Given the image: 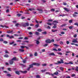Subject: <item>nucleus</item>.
I'll use <instances>...</instances> for the list:
<instances>
[{"instance_id": "3c124183", "label": "nucleus", "mask_w": 78, "mask_h": 78, "mask_svg": "<svg viewBox=\"0 0 78 78\" xmlns=\"http://www.w3.org/2000/svg\"><path fill=\"white\" fill-rule=\"evenodd\" d=\"M57 27L56 26H54L53 27H52V28H57Z\"/></svg>"}, {"instance_id": "052dcab7", "label": "nucleus", "mask_w": 78, "mask_h": 78, "mask_svg": "<svg viewBox=\"0 0 78 78\" xmlns=\"http://www.w3.org/2000/svg\"><path fill=\"white\" fill-rule=\"evenodd\" d=\"M10 30H7V33H10Z\"/></svg>"}, {"instance_id": "c756f323", "label": "nucleus", "mask_w": 78, "mask_h": 78, "mask_svg": "<svg viewBox=\"0 0 78 78\" xmlns=\"http://www.w3.org/2000/svg\"><path fill=\"white\" fill-rule=\"evenodd\" d=\"M57 54L58 55H62V53L61 52H57Z\"/></svg>"}, {"instance_id": "8fccbe9b", "label": "nucleus", "mask_w": 78, "mask_h": 78, "mask_svg": "<svg viewBox=\"0 0 78 78\" xmlns=\"http://www.w3.org/2000/svg\"><path fill=\"white\" fill-rule=\"evenodd\" d=\"M69 64H73V63L72 62H69Z\"/></svg>"}, {"instance_id": "6ab92c4d", "label": "nucleus", "mask_w": 78, "mask_h": 78, "mask_svg": "<svg viewBox=\"0 0 78 78\" xmlns=\"http://www.w3.org/2000/svg\"><path fill=\"white\" fill-rule=\"evenodd\" d=\"M54 73V75H58V71H57V72H55V73Z\"/></svg>"}, {"instance_id": "864d4df0", "label": "nucleus", "mask_w": 78, "mask_h": 78, "mask_svg": "<svg viewBox=\"0 0 78 78\" xmlns=\"http://www.w3.org/2000/svg\"><path fill=\"white\" fill-rule=\"evenodd\" d=\"M35 27L36 28H38V27H39V24H37L35 25Z\"/></svg>"}, {"instance_id": "58836bf2", "label": "nucleus", "mask_w": 78, "mask_h": 78, "mask_svg": "<svg viewBox=\"0 0 78 78\" xmlns=\"http://www.w3.org/2000/svg\"><path fill=\"white\" fill-rule=\"evenodd\" d=\"M60 61L61 62V63H62V64H63V63H64V61H63V60H62V59H61Z\"/></svg>"}, {"instance_id": "4be33fe9", "label": "nucleus", "mask_w": 78, "mask_h": 78, "mask_svg": "<svg viewBox=\"0 0 78 78\" xmlns=\"http://www.w3.org/2000/svg\"><path fill=\"white\" fill-rule=\"evenodd\" d=\"M53 23H58V22L57 21L55 20L53 21Z\"/></svg>"}, {"instance_id": "4d7b16f0", "label": "nucleus", "mask_w": 78, "mask_h": 78, "mask_svg": "<svg viewBox=\"0 0 78 78\" xmlns=\"http://www.w3.org/2000/svg\"><path fill=\"white\" fill-rule=\"evenodd\" d=\"M5 34H4L3 35H1V37H4V36H5Z\"/></svg>"}, {"instance_id": "f8f14e48", "label": "nucleus", "mask_w": 78, "mask_h": 78, "mask_svg": "<svg viewBox=\"0 0 78 78\" xmlns=\"http://www.w3.org/2000/svg\"><path fill=\"white\" fill-rule=\"evenodd\" d=\"M33 66H34V65L33 64V63L32 64L29 65V67L30 68H33Z\"/></svg>"}, {"instance_id": "e433bc0d", "label": "nucleus", "mask_w": 78, "mask_h": 78, "mask_svg": "<svg viewBox=\"0 0 78 78\" xmlns=\"http://www.w3.org/2000/svg\"><path fill=\"white\" fill-rule=\"evenodd\" d=\"M37 31H39V32H41L42 31V30L39 29L37 30Z\"/></svg>"}, {"instance_id": "c85d7f7f", "label": "nucleus", "mask_w": 78, "mask_h": 78, "mask_svg": "<svg viewBox=\"0 0 78 78\" xmlns=\"http://www.w3.org/2000/svg\"><path fill=\"white\" fill-rule=\"evenodd\" d=\"M23 62L24 64H25V63H26V62H27V60H24L23 61Z\"/></svg>"}, {"instance_id": "09e8293b", "label": "nucleus", "mask_w": 78, "mask_h": 78, "mask_svg": "<svg viewBox=\"0 0 78 78\" xmlns=\"http://www.w3.org/2000/svg\"><path fill=\"white\" fill-rule=\"evenodd\" d=\"M29 11H32V10H34V9H29Z\"/></svg>"}, {"instance_id": "a19ab883", "label": "nucleus", "mask_w": 78, "mask_h": 78, "mask_svg": "<svg viewBox=\"0 0 78 78\" xmlns=\"http://www.w3.org/2000/svg\"><path fill=\"white\" fill-rule=\"evenodd\" d=\"M5 54H9V52H8V51H7L6 50L5 51Z\"/></svg>"}, {"instance_id": "79ce46f5", "label": "nucleus", "mask_w": 78, "mask_h": 78, "mask_svg": "<svg viewBox=\"0 0 78 78\" xmlns=\"http://www.w3.org/2000/svg\"><path fill=\"white\" fill-rule=\"evenodd\" d=\"M58 31L57 30H51V31L52 32H53V33H55V31Z\"/></svg>"}, {"instance_id": "473e14b6", "label": "nucleus", "mask_w": 78, "mask_h": 78, "mask_svg": "<svg viewBox=\"0 0 78 78\" xmlns=\"http://www.w3.org/2000/svg\"><path fill=\"white\" fill-rule=\"evenodd\" d=\"M3 43L4 44H8V41H4L3 42Z\"/></svg>"}, {"instance_id": "69168bd1", "label": "nucleus", "mask_w": 78, "mask_h": 78, "mask_svg": "<svg viewBox=\"0 0 78 78\" xmlns=\"http://www.w3.org/2000/svg\"><path fill=\"white\" fill-rule=\"evenodd\" d=\"M41 1L43 3H45L46 2V1L45 0H42Z\"/></svg>"}, {"instance_id": "bb28decb", "label": "nucleus", "mask_w": 78, "mask_h": 78, "mask_svg": "<svg viewBox=\"0 0 78 78\" xmlns=\"http://www.w3.org/2000/svg\"><path fill=\"white\" fill-rule=\"evenodd\" d=\"M17 17H20L21 16H22V14H17Z\"/></svg>"}, {"instance_id": "2eb2a0df", "label": "nucleus", "mask_w": 78, "mask_h": 78, "mask_svg": "<svg viewBox=\"0 0 78 78\" xmlns=\"http://www.w3.org/2000/svg\"><path fill=\"white\" fill-rule=\"evenodd\" d=\"M73 22V20H71L69 21V23H72Z\"/></svg>"}, {"instance_id": "412c9836", "label": "nucleus", "mask_w": 78, "mask_h": 78, "mask_svg": "<svg viewBox=\"0 0 78 78\" xmlns=\"http://www.w3.org/2000/svg\"><path fill=\"white\" fill-rule=\"evenodd\" d=\"M36 77L37 78H41V76H40V75H37L36 76Z\"/></svg>"}, {"instance_id": "6e6d98bb", "label": "nucleus", "mask_w": 78, "mask_h": 78, "mask_svg": "<svg viewBox=\"0 0 78 78\" xmlns=\"http://www.w3.org/2000/svg\"><path fill=\"white\" fill-rule=\"evenodd\" d=\"M12 22H13L14 23H17V21H12Z\"/></svg>"}, {"instance_id": "4468645a", "label": "nucleus", "mask_w": 78, "mask_h": 78, "mask_svg": "<svg viewBox=\"0 0 78 78\" xmlns=\"http://www.w3.org/2000/svg\"><path fill=\"white\" fill-rule=\"evenodd\" d=\"M19 50L21 52H24V50L23 49H19Z\"/></svg>"}, {"instance_id": "0e129e2a", "label": "nucleus", "mask_w": 78, "mask_h": 78, "mask_svg": "<svg viewBox=\"0 0 78 78\" xmlns=\"http://www.w3.org/2000/svg\"><path fill=\"white\" fill-rule=\"evenodd\" d=\"M61 33L62 34H65V33L64 32H61Z\"/></svg>"}, {"instance_id": "5701e85b", "label": "nucleus", "mask_w": 78, "mask_h": 78, "mask_svg": "<svg viewBox=\"0 0 78 78\" xmlns=\"http://www.w3.org/2000/svg\"><path fill=\"white\" fill-rule=\"evenodd\" d=\"M60 70L62 71H63L64 70V68H62V67H60Z\"/></svg>"}, {"instance_id": "423d86ee", "label": "nucleus", "mask_w": 78, "mask_h": 78, "mask_svg": "<svg viewBox=\"0 0 78 78\" xmlns=\"http://www.w3.org/2000/svg\"><path fill=\"white\" fill-rule=\"evenodd\" d=\"M0 26L1 27H2V28H9V27L6 26V25L3 26L2 25H1Z\"/></svg>"}, {"instance_id": "6e6552de", "label": "nucleus", "mask_w": 78, "mask_h": 78, "mask_svg": "<svg viewBox=\"0 0 78 78\" xmlns=\"http://www.w3.org/2000/svg\"><path fill=\"white\" fill-rule=\"evenodd\" d=\"M49 55L50 56H56V55H55V53H54L53 52L50 53Z\"/></svg>"}, {"instance_id": "a878e982", "label": "nucleus", "mask_w": 78, "mask_h": 78, "mask_svg": "<svg viewBox=\"0 0 78 78\" xmlns=\"http://www.w3.org/2000/svg\"><path fill=\"white\" fill-rule=\"evenodd\" d=\"M73 27L71 26H70L69 27V30H72V28H73Z\"/></svg>"}, {"instance_id": "13d9d810", "label": "nucleus", "mask_w": 78, "mask_h": 78, "mask_svg": "<svg viewBox=\"0 0 78 78\" xmlns=\"http://www.w3.org/2000/svg\"><path fill=\"white\" fill-rule=\"evenodd\" d=\"M63 5H67V3L66 2H63Z\"/></svg>"}, {"instance_id": "e2e57ef3", "label": "nucleus", "mask_w": 78, "mask_h": 78, "mask_svg": "<svg viewBox=\"0 0 78 78\" xmlns=\"http://www.w3.org/2000/svg\"><path fill=\"white\" fill-rule=\"evenodd\" d=\"M42 34H47V32H42Z\"/></svg>"}, {"instance_id": "f3484780", "label": "nucleus", "mask_w": 78, "mask_h": 78, "mask_svg": "<svg viewBox=\"0 0 78 78\" xmlns=\"http://www.w3.org/2000/svg\"><path fill=\"white\" fill-rule=\"evenodd\" d=\"M45 42H46V43H49V39L46 40L45 41Z\"/></svg>"}, {"instance_id": "a18cd8bd", "label": "nucleus", "mask_w": 78, "mask_h": 78, "mask_svg": "<svg viewBox=\"0 0 78 78\" xmlns=\"http://www.w3.org/2000/svg\"><path fill=\"white\" fill-rule=\"evenodd\" d=\"M76 36H77L76 34H75L73 35V37L74 38L76 37Z\"/></svg>"}, {"instance_id": "b1692460", "label": "nucleus", "mask_w": 78, "mask_h": 78, "mask_svg": "<svg viewBox=\"0 0 78 78\" xmlns=\"http://www.w3.org/2000/svg\"><path fill=\"white\" fill-rule=\"evenodd\" d=\"M75 70H76V72H78V66L76 67V69H75Z\"/></svg>"}, {"instance_id": "a211bd4d", "label": "nucleus", "mask_w": 78, "mask_h": 78, "mask_svg": "<svg viewBox=\"0 0 78 78\" xmlns=\"http://www.w3.org/2000/svg\"><path fill=\"white\" fill-rule=\"evenodd\" d=\"M48 44H44L43 45V46L44 47H47V46H48Z\"/></svg>"}, {"instance_id": "c9c22d12", "label": "nucleus", "mask_w": 78, "mask_h": 78, "mask_svg": "<svg viewBox=\"0 0 78 78\" xmlns=\"http://www.w3.org/2000/svg\"><path fill=\"white\" fill-rule=\"evenodd\" d=\"M42 66H43L44 67V66H47V64H42Z\"/></svg>"}, {"instance_id": "c03bdc74", "label": "nucleus", "mask_w": 78, "mask_h": 78, "mask_svg": "<svg viewBox=\"0 0 78 78\" xmlns=\"http://www.w3.org/2000/svg\"><path fill=\"white\" fill-rule=\"evenodd\" d=\"M74 25H76L77 27H78V23H74Z\"/></svg>"}, {"instance_id": "bf43d9fd", "label": "nucleus", "mask_w": 78, "mask_h": 78, "mask_svg": "<svg viewBox=\"0 0 78 78\" xmlns=\"http://www.w3.org/2000/svg\"><path fill=\"white\" fill-rule=\"evenodd\" d=\"M60 44H61V45H62V44H63L64 43H63V42L62 41H60Z\"/></svg>"}, {"instance_id": "7ed1b4c3", "label": "nucleus", "mask_w": 78, "mask_h": 78, "mask_svg": "<svg viewBox=\"0 0 78 78\" xmlns=\"http://www.w3.org/2000/svg\"><path fill=\"white\" fill-rule=\"evenodd\" d=\"M9 63L10 65H12L14 63V61L12 60V59L9 61Z\"/></svg>"}, {"instance_id": "0eeeda50", "label": "nucleus", "mask_w": 78, "mask_h": 78, "mask_svg": "<svg viewBox=\"0 0 78 78\" xmlns=\"http://www.w3.org/2000/svg\"><path fill=\"white\" fill-rule=\"evenodd\" d=\"M33 65L34 66H40V64L36 63H34Z\"/></svg>"}, {"instance_id": "39448f33", "label": "nucleus", "mask_w": 78, "mask_h": 78, "mask_svg": "<svg viewBox=\"0 0 78 78\" xmlns=\"http://www.w3.org/2000/svg\"><path fill=\"white\" fill-rule=\"evenodd\" d=\"M12 61H19V59L16 58V57H14L11 59Z\"/></svg>"}, {"instance_id": "1a4fd4ad", "label": "nucleus", "mask_w": 78, "mask_h": 78, "mask_svg": "<svg viewBox=\"0 0 78 78\" xmlns=\"http://www.w3.org/2000/svg\"><path fill=\"white\" fill-rule=\"evenodd\" d=\"M76 14H78V13L77 12H75L74 14H73V17H76L77 16H76Z\"/></svg>"}, {"instance_id": "f257e3e1", "label": "nucleus", "mask_w": 78, "mask_h": 78, "mask_svg": "<svg viewBox=\"0 0 78 78\" xmlns=\"http://www.w3.org/2000/svg\"><path fill=\"white\" fill-rule=\"evenodd\" d=\"M78 39L77 38H74L73 39V41H72V42L74 43H76L78 42V41H77Z\"/></svg>"}, {"instance_id": "ea45409f", "label": "nucleus", "mask_w": 78, "mask_h": 78, "mask_svg": "<svg viewBox=\"0 0 78 78\" xmlns=\"http://www.w3.org/2000/svg\"><path fill=\"white\" fill-rule=\"evenodd\" d=\"M9 38V39H13L14 38V36H10Z\"/></svg>"}, {"instance_id": "680f3d73", "label": "nucleus", "mask_w": 78, "mask_h": 78, "mask_svg": "<svg viewBox=\"0 0 78 78\" xmlns=\"http://www.w3.org/2000/svg\"><path fill=\"white\" fill-rule=\"evenodd\" d=\"M0 41H1V42H3V39L2 38L0 39Z\"/></svg>"}, {"instance_id": "338daca9", "label": "nucleus", "mask_w": 78, "mask_h": 78, "mask_svg": "<svg viewBox=\"0 0 78 78\" xmlns=\"http://www.w3.org/2000/svg\"><path fill=\"white\" fill-rule=\"evenodd\" d=\"M75 74H73L72 75V77H73L74 76H75Z\"/></svg>"}, {"instance_id": "9b49d317", "label": "nucleus", "mask_w": 78, "mask_h": 78, "mask_svg": "<svg viewBox=\"0 0 78 78\" xmlns=\"http://www.w3.org/2000/svg\"><path fill=\"white\" fill-rule=\"evenodd\" d=\"M55 41V40H54V39H52L51 41L50 40H49V43H51V42H54Z\"/></svg>"}, {"instance_id": "aec40b11", "label": "nucleus", "mask_w": 78, "mask_h": 78, "mask_svg": "<svg viewBox=\"0 0 78 78\" xmlns=\"http://www.w3.org/2000/svg\"><path fill=\"white\" fill-rule=\"evenodd\" d=\"M4 57L5 58H8L9 57V55H8V54H5L4 55Z\"/></svg>"}, {"instance_id": "393cba45", "label": "nucleus", "mask_w": 78, "mask_h": 78, "mask_svg": "<svg viewBox=\"0 0 78 78\" xmlns=\"http://www.w3.org/2000/svg\"><path fill=\"white\" fill-rule=\"evenodd\" d=\"M53 45L54 46V47H58V46H59V45L56 44H54Z\"/></svg>"}, {"instance_id": "ddd939ff", "label": "nucleus", "mask_w": 78, "mask_h": 78, "mask_svg": "<svg viewBox=\"0 0 78 78\" xmlns=\"http://www.w3.org/2000/svg\"><path fill=\"white\" fill-rule=\"evenodd\" d=\"M15 73L16 74H17V75H20V73H19V72L18 71H16L15 72Z\"/></svg>"}, {"instance_id": "49530a36", "label": "nucleus", "mask_w": 78, "mask_h": 78, "mask_svg": "<svg viewBox=\"0 0 78 78\" xmlns=\"http://www.w3.org/2000/svg\"><path fill=\"white\" fill-rule=\"evenodd\" d=\"M36 44H39V41H36Z\"/></svg>"}, {"instance_id": "72a5a7b5", "label": "nucleus", "mask_w": 78, "mask_h": 78, "mask_svg": "<svg viewBox=\"0 0 78 78\" xmlns=\"http://www.w3.org/2000/svg\"><path fill=\"white\" fill-rule=\"evenodd\" d=\"M35 34L37 35H39V33L37 32H35Z\"/></svg>"}, {"instance_id": "f704fd0d", "label": "nucleus", "mask_w": 78, "mask_h": 78, "mask_svg": "<svg viewBox=\"0 0 78 78\" xmlns=\"http://www.w3.org/2000/svg\"><path fill=\"white\" fill-rule=\"evenodd\" d=\"M51 11L52 12H54V11H55V9H51Z\"/></svg>"}, {"instance_id": "f03ea898", "label": "nucleus", "mask_w": 78, "mask_h": 78, "mask_svg": "<svg viewBox=\"0 0 78 78\" xmlns=\"http://www.w3.org/2000/svg\"><path fill=\"white\" fill-rule=\"evenodd\" d=\"M23 27H28L29 26V24L28 23H26L23 25Z\"/></svg>"}, {"instance_id": "7c9ffc66", "label": "nucleus", "mask_w": 78, "mask_h": 78, "mask_svg": "<svg viewBox=\"0 0 78 78\" xmlns=\"http://www.w3.org/2000/svg\"><path fill=\"white\" fill-rule=\"evenodd\" d=\"M11 68H8L7 69V70H9V71H11Z\"/></svg>"}, {"instance_id": "2f4dec72", "label": "nucleus", "mask_w": 78, "mask_h": 78, "mask_svg": "<svg viewBox=\"0 0 78 78\" xmlns=\"http://www.w3.org/2000/svg\"><path fill=\"white\" fill-rule=\"evenodd\" d=\"M53 51H58V50L56 48H54L53 49Z\"/></svg>"}, {"instance_id": "20e7f679", "label": "nucleus", "mask_w": 78, "mask_h": 78, "mask_svg": "<svg viewBox=\"0 0 78 78\" xmlns=\"http://www.w3.org/2000/svg\"><path fill=\"white\" fill-rule=\"evenodd\" d=\"M37 10H38V11H40L39 12V13H40V14H42V13L43 12V10L42 9H38Z\"/></svg>"}, {"instance_id": "de8ad7c7", "label": "nucleus", "mask_w": 78, "mask_h": 78, "mask_svg": "<svg viewBox=\"0 0 78 78\" xmlns=\"http://www.w3.org/2000/svg\"><path fill=\"white\" fill-rule=\"evenodd\" d=\"M14 41H13L12 42L10 43V44L12 45V44H14Z\"/></svg>"}, {"instance_id": "603ef678", "label": "nucleus", "mask_w": 78, "mask_h": 78, "mask_svg": "<svg viewBox=\"0 0 78 78\" xmlns=\"http://www.w3.org/2000/svg\"><path fill=\"white\" fill-rule=\"evenodd\" d=\"M69 43H70V42H69V41H66L67 44H69Z\"/></svg>"}, {"instance_id": "5fc2aeb1", "label": "nucleus", "mask_w": 78, "mask_h": 78, "mask_svg": "<svg viewBox=\"0 0 78 78\" xmlns=\"http://www.w3.org/2000/svg\"><path fill=\"white\" fill-rule=\"evenodd\" d=\"M42 52H45V49H43L42 50Z\"/></svg>"}, {"instance_id": "4c0bfd02", "label": "nucleus", "mask_w": 78, "mask_h": 78, "mask_svg": "<svg viewBox=\"0 0 78 78\" xmlns=\"http://www.w3.org/2000/svg\"><path fill=\"white\" fill-rule=\"evenodd\" d=\"M34 55L35 56H37V52H35L34 54Z\"/></svg>"}, {"instance_id": "774afa93", "label": "nucleus", "mask_w": 78, "mask_h": 78, "mask_svg": "<svg viewBox=\"0 0 78 78\" xmlns=\"http://www.w3.org/2000/svg\"><path fill=\"white\" fill-rule=\"evenodd\" d=\"M49 22H53V20L49 19Z\"/></svg>"}, {"instance_id": "9d476101", "label": "nucleus", "mask_w": 78, "mask_h": 78, "mask_svg": "<svg viewBox=\"0 0 78 78\" xmlns=\"http://www.w3.org/2000/svg\"><path fill=\"white\" fill-rule=\"evenodd\" d=\"M64 10L67 12H69L70 11L69 9H68L66 8H64Z\"/></svg>"}, {"instance_id": "dca6fc26", "label": "nucleus", "mask_w": 78, "mask_h": 78, "mask_svg": "<svg viewBox=\"0 0 78 78\" xmlns=\"http://www.w3.org/2000/svg\"><path fill=\"white\" fill-rule=\"evenodd\" d=\"M19 25H20V24L18 23H17L15 25V27H18Z\"/></svg>"}, {"instance_id": "cd10ccee", "label": "nucleus", "mask_w": 78, "mask_h": 78, "mask_svg": "<svg viewBox=\"0 0 78 78\" xmlns=\"http://www.w3.org/2000/svg\"><path fill=\"white\" fill-rule=\"evenodd\" d=\"M7 76H9V77H10L11 76V75L10 74H8Z\"/></svg>"}, {"instance_id": "37998d69", "label": "nucleus", "mask_w": 78, "mask_h": 78, "mask_svg": "<svg viewBox=\"0 0 78 78\" xmlns=\"http://www.w3.org/2000/svg\"><path fill=\"white\" fill-rule=\"evenodd\" d=\"M45 71H46V69H44L41 70V72H45Z\"/></svg>"}]
</instances>
